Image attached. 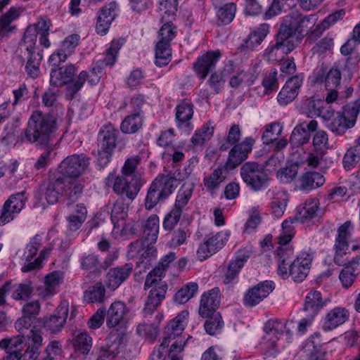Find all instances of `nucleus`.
<instances>
[{"instance_id": "09e8293b", "label": "nucleus", "mask_w": 360, "mask_h": 360, "mask_svg": "<svg viewBox=\"0 0 360 360\" xmlns=\"http://www.w3.org/2000/svg\"><path fill=\"white\" fill-rule=\"evenodd\" d=\"M86 209L82 205H77L75 210L67 217L68 227L70 230L78 229L86 217Z\"/></svg>"}, {"instance_id": "7c9ffc66", "label": "nucleus", "mask_w": 360, "mask_h": 360, "mask_svg": "<svg viewBox=\"0 0 360 360\" xmlns=\"http://www.w3.org/2000/svg\"><path fill=\"white\" fill-rule=\"evenodd\" d=\"M349 311L343 307H335L326 316L323 328L325 331L332 330L343 324L349 318Z\"/></svg>"}, {"instance_id": "dca6fc26", "label": "nucleus", "mask_w": 360, "mask_h": 360, "mask_svg": "<svg viewBox=\"0 0 360 360\" xmlns=\"http://www.w3.org/2000/svg\"><path fill=\"white\" fill-rule=\"evenodd\" d=\"M88 159L83 155L75 154L64 159L58 167V172L70 178H77L87 168Z\"/></svg>"}, {"instance_id": "338daca9", "label": "nucleus", "mask_w": 360, "mask_h": 360, "mask_svg": "<svg viewBox=\"0 0 360 360\" xmlns=\"http://www.w3.org/2000/svg\"><path fill=\"white\" fill-rule=\"evenodd\" d=\"M105 295V289L101 283H97L85 292L84 299L89 302H99Z\"/></svg>"}, {"instance_id": "7ed1b4c3", "label": "nucleus", "mask_w": 360, "mask_h": 360, "mask_svg": "<svg viewBox=\"0 0 360 360\" xmlns=\"http://www.w3.org/2000/svg\"><path fill=\"white\" fill-rule=\"evenodd\" d=\"M359 112L360 99H358L344 106L342 110L337 112L335 116L333 111L326 110L324 107L323 114L319 117L326 121V125L329 130L336 135L342 136L355 125Z\"/></svg>"}, {"instance_id": "4d7b16f0", "label": "nucleus", "mask_w": 360, "mask_h": 360, "mask_svg": "<svg viewBox=\"0 0 360 360\" xmlns=\"http://www.w3.org/2000/svg\"><path fill=\"white\" fill-rule=\"evenodd\" d=\"M256 79V76L251 72H245L241 70L236 75L231 77L229 84L231 87L237 88L241 84H245L247 86H250L253 84Z\"/></svg>"}, {"instance_id": "f704fd0d", "label": "nucleus", "mask_w": 360, "mask_h": 360, "mask_svg": "<svg viewBox=\"0 0 360 360\" xmlns=\"http://www.w3.org/2000/svg\"><path fill=\"white\" fill-rule=\"evenodd\" d=\"M24 11L22 7L13 6L0 18V39L11 32L13 27L11 23L17 20Z\"/></svg>"}, {"instance_id": "72a5a7b5", "label": "nucleus", "mask_w": 360, "mask_h": 360, "mask_svg": "<svg viewBox=\"0 0 360 360\" xmlns=\"http://www.w3.org/2000/svg\"><path fill=\"white\" fill-rule=\"evenodd\" d=\"M250 256V252L248 250H241L238 252L236 259L231 260L229 264L227 271L225 274L224 282L231 283L238 275L239 271L243 266L245 262Z\"/></svg>"}, {"instance_id": "423d86ee", "label": "nucleus", "mask_w": 360, "mask_h": 360, "mask_svg": "<svg viewBox=\"0 0 360 360\" xmlns=\"http://www.w3.org/2000/svg\"><path fill=\"white\" fill-rule=\"evenodd\" d=\"M351 222L345 221L338 229V235L335 243V255L333 261L339 266H345L346 264H359L360 257H356L349 259L347 256L349 250L348 239L351 236Z\"/></svg>"}, {"instance_id": "6ab92c4d", "label": "nucleus", "mask_w": 360, "mask_h": 360, "mask_svg": "<svg viewBox=\"0 0 360 360\" xmlns=\"http://www.w3.org/2000/svg\"><path fill=\"white\" fill-rule=\"evenodd\" d=\"M312 262L311 255L307 252H302L293 260V263L289 266V276H291L294 281L302 282L307 277L310 264Z\"/></svg>"}, {"instance_id": "e433bc0d", "label": "nucleus", "mask_w": 360, "mask_h": 360, "mask_svg": "<svg viewBox=\"0 0 360 360\" xmlns=\"http://www.w3.org/2000/svg\"><path fill=\"white\" fill-rule=\"evenodd\" d=\"M299 182L301 190L310 191L321 186L325 182V179L319 172H307L300 176Z\"/></svg>"}, {"instance_id": "052dcab7", "label": "nucleus", "mask_w": 360, "mask_h": 360, "mask_svg": "<svg viewBox=\"0 0 360 360\" xmlns=\"http://www.w3.org/2000/svg\"><path fill=\"white\" fill-rule=\"evenodd\" d=\"M208 318L204 326L206 332L211 335L217 334L224 326L221 316L219 313H216Z\"/></svg>"}, {"instance_id": "69168bd1", "label": "nucleus", "mask_w": 360, "mask_h": 360, "mask_svg": "<svg viewBox=\"0 0 360 360\" xmlns=\"http://www.w3.org/2000/svg\"><path fill=\"white\" fill-rule=\"evenodd\" d=\"M25 69L27 73L32 77L36 78L39 75V65L42 56L39 53L30 54Z\"/></svg>"}, {"instance_id": "c03bdc74", "label": "nucleus", "mask_w": 360, "mask_h": 360, "mask_svg": "<svg viewBox=\"0 0 360 360\" xmlns=\"http://www.w3.org/2000/svg\"><path fill=\"white\" fill-rule=\"evenodd\" d=\"M193 113V104L186 100L181 101V131L188 134L193 129V125L191 122Z\"/></svg>"}, {"instance_id": "cd10ccee", "label": "nucleus", "mask_w": 360, "mask_h": 360, "mask_svg": "<svg viewBox=\"0 0 360 360\" xmlns=\"http://www.w3.org/2000/svg\"><path fill=\"white\" fill-rule=\"evenodd\" d=\"M131 271L132 265L131 264L110 269L106 275V287L111 290H115L128 278Z\"/></svg>"}, {"instance_id": "0eeeda50", "label": "nucleus", "mask_w": 360, "mask_h": 360, "mask_svg": "<svg viewBox=\"0 0 360 360\" xmlns=\"http://www.w3.org/2000/svg\"><path fill=\"white\" fill-rule=\"evenodd\" d=\"M165 349L169 360H180V318L178 316L165 328V335L158 349Z\"/></svg>"}, {"instance_id": "a878e982", "label": "nucleus", "mask_w": 360, "mask_h": 360, "mask_svg": "<svg viewBox=\"0 0 360 360\" xmlns=\"http://www.w3.org/2000/svg\"><path fill=\"white\" fill-rule=\"evenodd\" d=\"M63 274L60 271H55L48 274L44 278V286L37 289L39 297L46 299L56 295L59 286L63 283Z\"/></svg>"}, {"instance_id": "b1692460", "label": "nucleus", "mask_w": 360, "mask_h": 360, "mask_svg": "<svg viewBox=\"0 0 360 360\" xmlns=\"http://www.w3.org/2000/svg\"><path fill=\"white\" fill-rule=\"evenodd\" d=\"M318 122L311 120L309 123L303 122L297 124L293 129L290 142L294 146H301L308 143L310 139V133L316 131Z\"/></svg>"}, {"instance_id": "e2e57ef3", "label": "nucleus", "mask_w": 360, "mask_h": 360, "mask_svg": "<svg viewBox=\"0 0 360 360\" xmlns=\"http://www.w3.org/2000/svg\"><path fill=\"white\" fill-rule=\"evenodd\" d=\"M288 201V199L285 193H282L280 196H274L271 199V207L272 213L276 217L280 218L283 216Z\"/></svg>"}, {"instance_id": "49530a36", "label": "nucleus", "mask_w": 360, "mask_h": 360, "mask_svg": "<svg viewBox=\"0 0 360 360\" xmlns=\"http://www.w3.org/2000/svg\"><path fill=\"white\" fill-rule=\"evenodd\" d=\"M214 127L210 122L203 124L197 130L191 138V143L194 146H202L210 140L214 134Z\"/></svg>"}, {"instance_id": "f03ea898", "label": "nucleus", "mask_w": 360, "mask_h": 360, "mask_svg": "<svg viewBox=\"0 0 360 360\" xmlns=\"http://www.w3.org/2000/svg\"><path fill=\"white\" fill-rule=\"evenodd\" d=\"M58 126L56 119L49 115L34 111L30 116L25 131V139L30 143L43 148H50L57 142Z\"/></svg>"}, {"instance_id": "bb28decb", "label": "nucleus", "mask_w": 360, "mask_h": 360, "mask_svg": "<svg viewBox=\"0 0 360 360\" xmlns=\"http://www.w3.org/2000/svg\"><path fill=\"white\" fill-rule=\"evenodd\" d=\"M221 53L219 51H207L206 53L198 57L194 63V68L196 73L204 79L208 72L215 68L216 63L219 60Z\"/></svg>"}, {"instance_id": "8fccbe9b", "label": "nucleus", "mask_w": 360, "mask_h": 360, "mask_svg": "<svg viewBox=\"0 0 360 360\" xmlns=\"http://www.w3.org/2000/svg\"><path fill=\"white\" fill-rule=\"evenodd\" d=\"M123 44L124 40L121 39H114L110 43L108 48L105 51V57L103 60L104 65L112 66L115 64L117 60L119 51Z\"/></svg>"}, {"instance_id": "6e6d98bb", "label": "nucleus", "mask_w": 360, "mask_h": 360, "mask_svg": "<svg viewBox=\"0 0 360 360\" xmlns=\"http://www.w3.org/2000/svg\"><path fill=\"white\" fill-rule=\"evenodd\" d=\"M283 127L279 123H272L268 125L264 131L262 139L264 144L269 145L276 141L281 136Z\"/></svg>"}, {"instance_id": "a18cd8bd", "label": "nucleus", "mask_w": 360, "mask_h": 360, "mask_svg": "<svg viewBox=\"0 0 360 360\" xmlns=\"http://www.w3.org/2000/svg\"><path fill=\"white\" fill-rule=\"evenodd\" d=\"M226 169L224 167H218L214 170L210 176L204 179V185L212 194L215 193L220 184L225 179L226 176L224 173Z\"/></svg>"}, {"instance_id": "393cba45", "label": "nucleus", "mask_w": 360, "mask_h": 360, "mask_svg": "<svg viewBox=\"0 0 360 360\" xmlns=\"http://www.w3.org/2000/svg\"><path fill=\"white\" fill-rule=\"evenodd\" d=\"M69 311V302L62 301L54 313L44 323V327L52 333L59 331L65 325Z\"/></svg>"}, {"instance_id": "3c124183", "label": "nucleus", "mask_w": 360, "mask_h": 360, "mask_svg": "<svg viewBox=\"0 0 360 360\" xmlns=\"http://www.w3.org/2000/svg\"><path fill=\"white\" fill-rule=\"evenodd\" d=\"M360 160V146H354L347 149L342 159L343 167L349 171L355 167Z\"/></svg>"}, {"instance_id": "20e7f679", "label": "nucleus", "mask_w": 360, "mask_h": 360, "mask_svg": "<svg viewBox=\"0 0 360 360\" xmlns=\"http://www.w3.org/2000/svg\"><path fill=\"white\" fill-rule=\"evenodd\" d=\"M164 275L160 266H155L146 276L144 288L150 290L143 309L146 314H152L165 297L167 286L162 281Z\"/></svg>"}, {"instance_id": "473e14b6", "label": "nucleus", "mask_w": 360, "mask_h": 360, "mask_svg": "<svg viewBox=\"0 0 360 360\" xmlns=\"http://www.w3.org/2000/svg\"><path fill=\"white\" fill-rule=\"evenodd\" d=\"M116 130L110 125H105L98 134V148L113 152L116 146Z\"/></svg>"}, {"instance_id": "603ef678", "label": "nucleus", "mask_w": 360, "mask_h": 360, "mask_svg": "<svg viewBox=\"0 0 360 360\" xmlns=\"http://www.w3.org/2000/svg\"><path fill=\"white\" fill-rule=\"evenodd\" d=\"M9 284V290L11 297L15 300H24L28 297L32 292V287L30 283Z\"/></svg>"}, {"instance_id": "9d476101", "label": "nucleus", "mask_w": 360, "mask_h": 360, "mask_svg": "<svg viewBox=\"0 0 360 360\" xmlns=\"http://www.w3.org/2000/svg\"><path fill=\"white\" fill-rule=\"evenodd\" d=\"M39 241L34 238L27 245L20 258L21 271L24 273L36 271L41 267V262L50 252L51 248H44L37 256Z\"/></svg>"}, {"instance_id": "ea45409f", "label": "nucleus", "mask_w": 360, "mask_h": 360, "mask_svg": "<svg viewBox=\"0 0 360 360\" xmlns=\"http://www.w3.org/2000/svg\"><path fill=\"white\" fill-rule=\"evenodd\" d=\"M160 228V220L157 215H151L146 221L143 226V240L150 244L156 243Z\"/></svg>"}, {"instance_id": "c85d7f7f", "label": "nucleus", "mask_w": 360, "mask_h": 360, "mask_svg": "<svg viewBox=\"0 0 360 360\" xmlns=\"http://www.w3.org/2000/svg\"><path fill=\"white\" fill-rule=\"evenodd\" d=\"M219 304V290L214 288L205 292L201 297L199 314L202 317H210L216 314Z\"/></svg>"}, {"instance_id": "de8ad7c7", "label": "nucleus", "mask_w": 360, "mask_h": 360, "mask_svg": "<svg viewBox=\"0 0 360 360\" xmlns=\"http://www.w3.org/2000/svg\"><path fill=\"white\" fill-rule=\"evenodd\" d=\"M324 305L321 294L319 291L310 292L306 297L304 309L309 311L310 315L315 316Z\"/></svg>"}, {"instance_id": "58836bf2", "label": "nucleus", "mask_w": 360, "mask_h": 360, "mask_svg": "<svg viewBox=\"0 0 360 360\" xmlns=\"http://www.w3.org/2000/svg\"><path fill=\"white\" fill-rule=\"evenodd\" d=\"M319 202L316 199L309 200L306 202L304 206L299 207L297 210V219L301 223H305L317 216L319 211Z\"/></svg>"}, {"instance_id": "39448f33", "label": "nucleus", "mask_w": 360, "mask_h": 360, "mask_svg": "<svg viewBox=\"0 0 360 360\" xmlns=\"http://www.w3.org/2000/svg\"><path fill=\"white\" fill-rule=\"evenodd\" d=\"M174 175H159L152 182L145 200L147 210L153 209L160 200H165L172 194L174 189L177 187L179 181Z\"/></svg>"}, {"instance_id": "412c9836", "label": "nucleus", "mask_w": 360, "mask_h": 360, "mask_svg": "<svg viewBox=\"0 0 360 360\" xmlns=\"http://www.w3.org/2000/svg\"><path fill=\"white\" fill-rule=\"evenodd\" d=\"M118 14V6L115 2L105 5L98 16L96 30L98 34L105 35L109 30L112 22Z\"/></svg>"}, {"instance_id": "4468645a", "label": "nucleus", "mask_w": 360, "mask_h": 360, "mask_svg": "<svg viewBox=\"0 0 360 360\" xmlns=\"http://www.w3.org/2000/svg\"><path fill=\"white\" fill-rule=\"evenodd\" d=\"M127 336L124 330H114L106 339L104 349L108 357L111 359H123L127 354Z\"/></svg>"}, {"instance_id": "37998d69", "label": "nucleus", "mask_w": 360, "mask_h": 360, "mask_svg": "<svg viewBox=\"0 0 360 360\" xmlns=\"http://www.w3.org/2000/svg\"><path fill=\"white\" fill-rule=\"evenodd\" d=\"M143 124V117L140 111L128 115L122 122L120 129L125 134L136 133Z\"/></svg>"}, {"instance_id": "9b49d317", "label": "nucleus", "mask_w": 360, "mask_h": 360, "mask_svg": "<svg viewBox=\"0 0 360 360\" xmlns=\"http://www.w3.org/2000/svg\"><path fill=\"white\" fill-rule=\"evenodd\" d=\"M148 241L137 240L129 246L128 256L137 258V265L143 270L148 269L158 256L156 248Z\"/></svg>"}, {"instance_id": "680f3d73", "label": "nucleus", "mask_w": 360, "mask_h": 360, "mask_svg": "<svg viewBox=\"0 0 360 360\" xmlns=\"http://www.w3.org/2000/svg\"><path fill=\"white\" fill-rule=\"evenodd\" d=\"M180 219V205L176 200L174 207L165 216L163 221V228L166 230H172Z\"/></svg>"}, {"instance_id": "1a4fd4ad", "label": "nucleus", "mask_w": 360, "mask_h": 360, "mask_svg": "<svg viewBox=\"0 0 360 360\" xmlns=\"http://www.w3.org/2000/svg\"><path fill=\"white\" fill-rule=\"evenodd\" d=\"M128 207L122 201H117L112 209L111 220L113 224L112 236L115 238L134 234L136 229L132 222L127 223Z\"/></svg>"}, {"instance_id": "6e6552de", "label": "nucleus", "mask_w": 360, "mask_h": 360, "mask_svg": "<svg viewBox=\"0 0 360 360\" xmlns=\"http://www.w3.org/2000/svg\"><path fill=\"white\" fill-rule=\"evenodd\" d=\"M240 170L242 179L253 191H259L268 186L269 179L263 166L248 162Z\"/></svg>"}, {"instance_id": "5fc2aeb1", "label": "nucleus", "mask_w": 360, "mask_h": 360, "mask_svg": "<svg viewBox=\"0 0 360 360\" xmlns=\"http://www.w3.org/2000/svg\"><path fill=\"white\" fill-rule=\"evenodd\" d=\"M74 345L76 350L87 354L92 345V338L86 332L79 330L75 333Z\"/></svg>"}, {"instance_id": "f3484780", "label": "nucleus", "mask_w": 360, "mask_h": 360, "mask_svg": "<svg viewBox=\"0 0 360 360\" xmlns=\"http://www.w3.org/2000/svg\"><path fill=\"white\" fill-rule=\"evenodd\" d=\"M255 141L247 137L240 143L236 144L231 149L228 160L224 165L225 169H232L238 167L247 159L248 153L252 150Z\"/></svg>"}, {"instance_id": "c756f323", "label": "nucleus", "mask_w": 360, "mask_h": 360, "mask_svg": "<svg viewBox=\"0 0 360 360\" xmlns=\"http://www.w3.org/2000/svg\"><path fill=\"white\" fill-rule=\"evenodd\" d=\"M100 78L101 70L98 68H94L90 74L86 71H82L78 77L69 85L68 92L70 95L73 96L82 87L87 79L91 85H95L99 82Z\"/></svg>"}, {"instance_id": "c9c22d12", "label": "nucleus", "mask_w": 360, "mask_h": 360, "mask_svg": "<svg viewBox=\"0 0 360 360\" xmlns=\"http://www.w3.org/2000/svg\"><path fill=\"white\" fill-rule=\"evenodd\" d=\"M293 321H288L284 320H269L264 327V330L267 334H274L276 337L278 335L286 333L288 338L291 336V328H293Z\"/></svg>"}, {"instance_id": "0e129e2a", "label": "nucleus", "mask_w": 360, "mask_h": 360, "mask_svg": "<svg viewBox=\"0 0 360 360\" xmlns=\"http://www.w3.org/2000/svg\"><path fill=\"white\" fill-rule=\"evenodd\" d=\"M23 341V336L4 339L0 341V348L5 349L6 352H14L18 351L22 353Z\"/></svg>"}, {"instance_id": "a211bd4d", "label": "nucleus", "mask_w": 360, "mask_h": 360, "mask_svg": "<svg viewBox=\"0 0 360 360\" xmlns=\"http://www.w3.org/2000/svg\"><path fill=\"white\" fill-rule=\"evenodd\" d=\"M128 315L129 309L126 304L122 302L115 301L105 311L106 325L109 328L122 327L126 323Z\"/></svg>"}, {"instance_id": "13d9d810", "label": "nucleus", "mask_w": 360, "mask_h": 360, "mask_svg": "<svg viewBox=\"0 0 360 360\" xmlns=\"http://www.w3.org/2000/svg\"><path fill=\"white\" fill-rule=\"evenodd\" d=\"M298 221L297 216L293 218L290 217L283 221L282 223L283 233L278 236L279 245H287L292 240L293 236L292 224Z\"/></svg>"}, {"instance_id": "79ce46f5", "label": "nucleus", "mask_w": 360, "mask_h": 360, "mask_svg": "<svg viewBox=\"0 0 360 360\" xmlns=\"http://www.w3.org/2000/svg\"><path fill=\"white\" fill-rule=\"evenodd\" d=\"M178 4V0H160L158 11L163 20L172 21L175 19Z\"/></svg>"}, {"instance_id": "bf43d9fd", "label": "nucleus", "mask_w": 360, "mask_h": 360, "mask_svg": "<svg viewBox=\"0 0 360 360\" xmlns=\"http://www.w3.org/2000/svg\"><path fill=\"white\" fill-rule=\"evenodd\" d=\"M236 6L233 3L226 4L217 11V20L221 24H228L231 22L236 14Z\"/></svg>"}, {"instance_id": "4be33fe9", "label": "nucleus", "mask_w": 360, "mask_h": 360, "mask_svg": "<svg viewBox=\"0 0 360 360\" xmlns=\"http://www.w3.org/2000/svg\"><path fill=\"white\" fill-rule=\"evenodd\" d=\"M341 70L337 66L334 65L329 70L324 67H321L316 73L314 82L322 84L324 82L326 89L338 88L340 84Z\"/></svg>"}, {"instance_id": "aec40b11", "label": "nucleus", "mask_w": 360, "mask_h": 360, "mask_svg": "<svg viewBox=\"0 0 360 360\" xmlns=\"http://www.w3.org/2000/svg\"><path fill=\"white\" fill-rule=\"evenodd\" d=\"M274 289L272 281H265L250 288L245 295L244 303L254 307L266 298Z\"/></svg>"}, {"instance_id": "a19ab883", "label": "nucleus", "mask_w": 360, "mask_h": 360, "mask_svg": "<svg viewBox=\"0 0 360 360\" xmlns=\"http://www.w3.org/2000/svg\"><path fill=\"white\" fill-rule=\"evenodd\" d=\"M172 59L170 44L158 41L155 48V63L159 67L167 65Z\"/></svg>"}, {"instance_id": "2f4dec72", "label": "nucleus", "mask_w": 360, "mask_h": 360, "mask_svg": "<svg viewBox=\"0 0 360 360\" xmlns=\"http://www.w3.org/2000/svg\"><path fill=\"white\" fill-rule=\"evenodd\" d=\"M75 67L68 65L57 70H53L50 75V82L55 86H60L69 82H72V77L75 73ZM72 83H70L71 84Z\"/></svg>"}, {"instance_id": "5701e85b", "label": "nucleus", "mask_w": 360, "mask_h": 360, "mask_svg": "<svg viewBox=\"0 0 360 360\" xmlns=\"http://www.w3.org/2000/svg\"><path fill=\"white\" fill-rule=\"evenodd\" d=\"M280 246L275 251L276 258L278 264V274L284 279L289 277V266L293 263L295 259L294 250L290 246L286 245H279Z\"/></svg>"}, {"instance_id": "f8f14e48", "label": "nucleus", "mask_w": 360, "mask_h": 360, "mask_svg": "<svg viewBox=\"0 0 360 360\" xmlns=\"http://www.w3.org/2000/svg\"><path fill=\"white\" fill-rule=\"evenodd\" d=\"M66 186L65 179L60 176L53 179L46 184H43L39 187L35 194V198L38 199V202L41 205H44V202H41L42 197L49 204H55L63 193L67 192Z\"/></svg>"}, {"instance_id": "f257e3e1", "label": "nucleus", "mask_w": 360, "mask_h": 360, "mask_svg": "<svg viewBox=\"0 0 360 360\" xmlns=\"http://www.w3.org/2000/svg\"><path fill=\"white\" fill-rule=\"evenodd\" d=\"M289 18L288 21L281 25L275 37V44L266 49L271 60H278L279 51L282 54L291 52L300 44L308 30L314 27L316 20L314 15H306L297 11L292 12Z\"/></svg>"}, {"instance_id": "2eb2a0df", "label": "nucleus", "mask_w": 360, "mask_h": 360, "mask_svg": "<svg viewBox=\"0 0 360 360\" xmlns=\"http://www.w3.org/2000/svg\"><path fill=\"white\" fill-rule=\"evenodd\" d=\"M27 200L25 191L11 195L4 205L0 216V225L4 226L13 220L24 208Z\"/></svg>"}, {"instance_id": "774afa93", "label": "nucleus", "mask_w": 360, "mask_h": 360, "mask_svg": "<svg viewBox=\"0 0 360 360\" xmlns=\"http://www.w3.org/2000/svg\"><path fill=\"white\" fill-rule=\"evenodd\" d=\"M325 102L321 99H308L305 110L309 117H318L323 114Z\"/></svg>"}, {"instance_id": "ddd939ff", "label": "nucleus", "mask_w": 360, "mask_h": 360, "mask_svg": "<svg viewBox=\"0 0 360 360\" xmlns=\"http://www.w3.org/2000/svg\"><path fill=\"white\" fill-rule=\"evenodd\" d=\"M132 181L133 179L124 174L115 175L114 173H110L105 180V184L108 187H112L116 193L134 199L139 192V188Z\"/></svg>"}, {"instance_id": "864d4df0", "label": "nucleus", "mask_w": 360, "mask_h": 360, "mask_svg": "<svg viewBox=\"0 0 360 360\" xmlns=\"http://www.w3.org/2000/svg\"><path fill=\"white\" fill-rule=\"evenodd\" d=\"M37 40V32L35 27L28 26L25 32L21 48L25 49L29 54L36 53L34 49Z\"/></svg>"}, {"instance_id": "4c0bfd02", "label": "nucleus", "mask_w": 360, "mask_h": 360, "mask_svg": "<svg viewBox=\"0 0 360 360\" xmlns=\"http://www.w3.org/2000/svg\"><path fill=\"white\" fill-rule=\"evenodd\" d=\"M233 63L232 61H229V63L225 65L222 72H214L210 75L207 83L216 94L219 93L223 89L226 82L225 77L233 72Z\"/></svg>"}]
</instances>
